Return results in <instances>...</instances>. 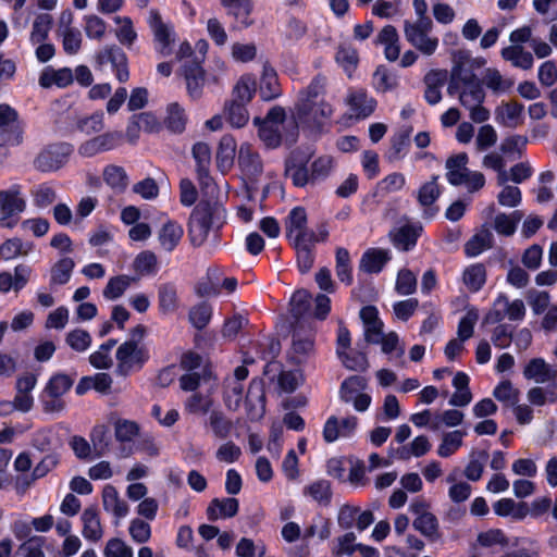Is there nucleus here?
Listing matches in <instances>:
<instances>
[{"label": "nucleus", "instance_id": "nucleus-31", "mask_svg": "<svg viewBox=\"0 0 557 557\" xmlns=\"http://www.w3.org/2000/svg\"><path fill=\"white\" fill-rule=\"evenodd\" d=\"M34 249V244L23 240L18 237L7 239L0 245V259L4 261L13 260L17 257H26Z\"/></svg>", "mask_w": 557, "mask_h": 557}, {"label": "nucleus", "instance_id": "nucleus-63", "mask_svg": "<svg viewBox=\"0 0 557 557\" xmlns=\"http://www.w3.org/2000/svg\"><path fill=\"white\" fill-rule=\"evenodd\" d=\"M76 127L86 135L98 134L104 128V115L98 111L91 115L79 117L76 121Z\"/></svg>", "mask_w": 557, "mask_h": 557}, {"label": "nucleus", "instance_id": "nucleus-24", "mask_svg": "<svg viewBox=\"0 0 557 557\" xmlns=\"http://www.w3.org/2000/svg\"><path fill=\"white\" fill-rule=\"evenodd\" d=\"M391 260V253L386 249L370 248L366 250L359 262V270L364 273H379Z\"/></svg>", "mask_w": 557, "mask_h": 557}, {"label": "nucleus", "instance_id": "nucleus-41", "mask_svg": "<svg viewBox=\"0 0 557 557\" xmlns=\"http://www.w3.org/2000/svg\"><path fill=\"white\" fill-rule=\"evenodd\" d=\"M187 123L185 109L177 102H172L166 107V116L164 119L165 127L172 133L184 132Z\"/></svg>", "mask_w": 557, "mask_h": 557}, {"label": "nucleus", "instance_id": "nucleus-56", "mask_svg": "<svg viewBox=\"0 0 557 557\" xmlns=\"http://www.w3.org/2000/svg\"><path fill=\"white\" fill-rule=\"evenodd\" d=\"M335 60L347 75L351 76L359 62L358 51L351 46H341L336 52Z\"/></svg>", "mask_w": 557, "mask_h": 557}, {"label": "nucleus", "instance_id": "nucleus-30", "mask_svg": "<svg viewBox=\"0 0 557 557\" xmlns=\"http://www.w3.org/2000/svg\"><path fill=\"white\" fill-rule=\"evenodd\" d=\"M500 55L505 61L510 62L512 66L522 70H530L534 63L532 53L527 51L521 45H510L503 48Z\"/></svg>", "mask_w": 557, "mask_h": 557}, {"label": "nucleus", "instance_id": "nucleus-2", "mask_svg": "<svg viewBox=\"0 0 557 557\" xmlns=\"http://www.w3.org/2000/svg\"><path fill=\"white\" fill-rule=\"evenodd\" d=\"M327 79L323 75H317L307 88L300 90L295 106L294 117L289 121L295 129L298 124L315 127L323 124L332 113V106L322 97L325 94Z\"/></svg>", "mask_w": 557, "mask_h": 557}, {"label": "nucleus", "instance_id": "nucleus-37", "mask_svg": "<svg viewBox=\"0 0 557 557\" xmlns=\"http://www.w3.org/2000/svg\"><path fill=\"white\" fill-rule=\"evenodd\" d=\"M158 305L163 314H170L178 308L176 286L172 283L161 284L158 289Z\"/></svg>", "mask_w": 557, "mask_h": 557}, {"label": "nucleus", "instance_id": "nucleus-10", "mask_svg": "<svg viewBox=\"0 0 557 557\" xmlns=\"http://www.w3.org/2000/svg\"><path fill=\"white\" fill-rule=\"evenodd\" d=\"M286 238L290 244L298 242H317L315 232L308 228V216L305 208H293L285 219Z\"/></svg>", "mask_w": 557, "mask_h": 557}, {"label": "nucleus", "instance_id": "nucleus-1", "mask_svg": "<svg viewBox=\"0 0 557 557\" xmlns=\"http://www.w3.org/2000/svg\"><path fill=\"white\" fill-rule=\"evenodd\" d=\"M453 69L447 92L457 96L459 103L469 111V116L474 123H484L490 116V110L483 107L485 91L483 86L471 70V57L467 50H458L453 53Z\"/></svg>", "mask_w": 557, "mask_h": 557}, {"label": "nucleus", "instance_id": "nucleus-14", "mask_svg": "<svg viewBox=\"0 0 557 557\" xmlns=\"http://www.w3.org/2000/svg\"><path fill=\"white\" fill-rule=\"evenodd\" d=\"M99 65L111 63L115 71V76L120 83H124L129 77L127 69V58L121 48L115 45L103 47L96 55Z\"/></svg>", "mask_w": 557, "mask_h": 557}, {"label": "nucleus", "instance_id": "nucleus-57", "mask_svg": "<svg viewBox=\"0 0 557 557\" xmlns=\"http://www.w3.org/2000/svg\"><path fill=\"white\" fill-rule=\"evenodd\" d=\"M521 218L522 214L519 211L510 214L499 213L494 219V228L500 235L511 236L516 232L517 224Z\"/></svg>", "mask_w": 557, "mask_h": 557}, {"label": "nucleus", "instance_id": "nucleus-47", "mask_svg": "<svg viewBox=\"0 0 557 557\" xmlns=\"http://www.w3.org/2000/svg\"><path fill=\"white\" fill-rule=\"evenodd\" d=\"M135 282L136 278L128 275L113 276L108 281L102 295L108 300H115L125 293L132 283Z\"/></svg>", "mask_w": 557, "mask_h": 557}, {"label": "nucleus", "instance_id": "nucleus-39", "mask_svg": "<svg viewBox=\"0 0 557 557\" xmlns=\"http://www.w3.org/2000/svg\"><path fill=\"white\" fill-rule=\"evenodd\" d=\"M281 95L276 72L273 67L264 65L260 81V96L263 100H272Z\"/></svg>", "mask_w": 557, "mask_h": 557}, {"label": "nucleus", "instance_id": "nucleus-61", "mask_svg": "<svg viewBox=\"0 0 557 557\" xmlns=\"http://www.w3.org/2000/svg\"><path fill=\"white\" fill-rule=\"evenodd\" d=\"M140 426L136 421L119 419L114 423V434L119 442H132L139 435Z\"/></svg>", "mask_w": 557, "mask_h": 557}, {"label": "nucleus", "instance_id": "nucleus-43", "mask_svg": "<svg viewBox=\"0 0 557 557\" xmlns=\"http://www.w3.org/2000/svg\"><path fill=\"white\" fill-rule=\"evenodd\" d=\"M255 92L256 79L251 75H244L235 84L231 100L248 104Z\"/></svg>", "mask_w": 557, "mask_h": 557}, {"label": "nucleus", "instance_id": "nucleus-25", "mask_svg": "<svg viewBox=\"0 0 557 557\" xmlns=\"http://www.w3.org/2000/svg\"><path fill=\"white\" fill-rule=\"evenodd\" d=\"M83 536L92 542H98L103 536V528L100 521L99 512L96 507H88L82 513Z\"/></svg>", "mask_w": 557, "mask_h": 557}, {"label": "nucleus", "instance_id": "nucleus-42", "mask_svg": "<svg viewBox=\"0 0 557 557\" xmlns=\"http://www.w3.org/2000/svg\"><path fill=\"white\" fill-rule=\"evenodd\" d=\"M421 231V226L405 225L395 232L393 243L397 248L407 251L416 246Z\"/></svg>", "mask_w": 557, "mask_h": 557}, {"label": "nucleus", "instance_id": "nucleus-5", "mask_svg": "<svg viewBox=\"0 0 557 557\" xmlns=\"http://www.w3.org/2000/svg\"><path fill=\"white\" fill-rule=\"evenodd\" d=\"M433 22L431 18L405 21L404 34L406 40L423 55L430 57L438 48V38L432 36Z\"/></svg>", "mask_w": 557, "mask_h": 557}, {"label": "nucleus", "instance_id": "nucleus-52", "mask_svg": "<svg viewBox=\"0 0 557 557\" xmlns=\"http://www.w3.org/2000/svg\"><path fill=\"white\" fill-rule=\"evenodd\" d=\"M317 242H298L290 244L296 251L297 263L300 272L307 273L313 265V246Z\"/></svg>", "mask_w": 557, "mask_h": 557}, {"label": "nucleus", "instance_id": "nucleus-45", "mask_svg": "<svg viewBox=\"0 0 557 557\" xmlns=\"http://www.w3.org/2000/svg\"><path fill=\"white\" fill-rule=\"evenodd\" d=\"M412 525L423 536L431 541H436L440 537L438 520L432 512H428L421 517H416Z\"/></svg>", "mask_w": 557, "mask_h": 557}, {"label": "nucleus", "instance_id": "nucleus-29", "mask_svg": "<svg viewBox=\"0 0 557 557\" xmlns=\"http://www.w3.org/2000/svg\"><path fill=\"white\" fill-rule=\"evenodd\" d=\"M102 505L106 511L111 512L117 519H122L128 513V505L120 497L119 492L112 485L103 487Z\"/></svg>", "mask_w": 557, "mask_h": 557}, {"label": "nucleus", "instance_id": "nucleus-16", "mask_svg": "<svg viewBox=\"0 0 557 557\" xmlns=\"http://www.w3.org/2000/svg\"><path fill=\"white\" fill-rule=\"evenodd\" d=\"M496 122L507 128H517L524 122V107L517 101H503L495 109Z\"/></svg>", "mask_w": 557, "mask_h": 557}, {"label": "nucleus", "instance_id": "nucleus-58", "mask_svg": "<svg viewBox=\"0 0 557 557\" xmlns=\"http://www.w3.org/2000/svg\"><path fill=\"white\" fill-rule=\"evenodd\" d=\"M336 275L338 280L347 285L352 283L350 255L346 248L338 247L335 255Z\"/></svg>", "mask_w": 557, "mask_h": 557}, {"label": "nucleus", "instance_id": "nucleus-15", "mask_svg": "<svg viewBox=\"0 0 557 557\" xmlns=\"http://www.w3.org/2000/svg\"><path fill=\"white\" fill-rule=\"evenodd\" d=\"M193 157L197 163L198 180L203 189L214 190V183L209 174L211 163V149L205 143H197L193 147Z\"/></svg>", "mask_w": 557, "mask_h": 557}, {"label": "nucleus", "instance_id": "nucleus-22", "mask_svg": "<svg viewBox=\"0 0 557 557\" xmlns=\"http://www.w3.org/2000/svg\"><path fill=\"white\" fill-rule=\"evenodd\" d=\"M374 44L384 47V55L388 61L394 62L399 58V35L393 25H385L376 35Z\"/></svg>", "mask_w": 557, "mask_h": 557}, {"label": "nucleus", "instance_id": "nucleus-20", "mask_svg": "<svg viewBox=\"0 0 557 557\" xmlns=\"http://www.w3.org/2000/svg\"><path fill=\"white\" fill-rule=\"evenodd\" d=\"M346 102L352 114L358 119L368 117L376 107L375 99L370 97L364 89H351Z\"/></svg>", "mask_w": 557, "mask_h": 557}, {"label": "nucleus", "instance_id": "nucleus-53", "mask_svg": "<svg viewBox=\"0 0 557 557\" xmlns=\"http://www.w3.org/2000/svg\"><path fill=\"white\" fill-rule=\"evenodd\" d=\"M246 107L247 103H240L233 100L226 102L224 112L232 126L243 127L247 124L249 121V113Z\"/></svg>", "mask_w": 557, "mask_h": 557}, {"label": "nucleus", "instance_id": "nucleus-32", "mask_svg": "<svg viewBox=\"0 0 557 557\" xmlns=\"http://www.w3.org/2000/svg\"><path fill=\"white\" fill-rule=\"evenodd\" d=\"M482 85L490 89L495 95H500L509 91L513 86V81L504 76L497 69H485L482 76Z\"/></svg>", "mask_w": 557, "mask_h": 557}, {"label": "nucleus", "instance_id": "nucleus-54", "mask_svg": "<svg viewBox=\"0 0 557 557\" xmlns=\"http://www.w3.org/2000/svg\"><path fill=\"white\" fill-rule=\"evenodd\" d=\"M52 16L48 13H41L33 22L29 39L33 44L44 42L51 29Z\"/></svg>", "mask_w": 557, "mask_h": 557}, {"label": "nucleus", "instance_id": "nucleus-48", "mask_svg": "<svg viewBox=\"0 0 557 557\" xmlns=\"http://www.w3.org/2000/svg\"><path fill=\"white\" fill-rule=\"evenodd\" d=\"M358 544L356 534L352 531H348L333 541L331 548L332 556H350L357 550Z\"/></svg>", "mask_w": 557, "mask_h": 557}, {"label": "nucleus", "instance_id": "nucleus-34", "mask_svg": "<svg viewBox=\"0 0 557 557\" xmlns=\"http://www.w3.org/2000/svg\"><path fill=\"white\" fill-rule=\"evenodd\" d=\"M493 239L494 236L491 228L484 225L468 240L465 246V252L469 257L479 256L493 246Z\"/></svg>", "mask_w": 557, "mask_h": 557}, {"label": "nucleus", "instance_id": "nucleus-7", "mask_svg": "<svg viewBox=\"0 0 557 557\" xmlns=\"http://www.w3.org/2000/svg\"><path fill=\"white\" fill-rule=\"evenodd\" d=\"M26 209V200L20 185H13L9 189L0 190V227L13 228L18 223L17 214Z\"/></svg>", "mask_w": 557, "mask_h": 557}, {"label": "nucleus", "instance_id": "nucleus-4", "mask_svg": "<svg viewBox=\"0 0 557 557\" xmlns=\"http://www.w3.org/2000/svg\"><path fill=\"white\" fill-rule=\"evenodd\" d=\"M225 211L218 202H200L191 212L188 235L193 246H201L208 238L213 226L219 227L224 220Z\"/></svg>", "mask_w": 557, "mask_h": 557}, {"label": "nucleus", "instance_id": "nucleus-36", "mask_svg": "<svg viewBox=\"0 0 557 557\" xmlns=\"http://www.w3.org/2000/svg\"><path fill=\"white\" fill-rule=\"evenodd\" d=\"M103 181L116 193L126 190L129 184V178L124 168L109 164L103 169Z\"/></svg>", "mask_w": 557, "mask_h": 557}, {"label": "nucleus", "instance_id": "nucleus-6", "mask_svg": "<svg viewBox=\"0 0 557 557\" xmlns=\"http://www.w3.org/2000/svg\"><path fill=\"white\" fill-rule=\"evenodd\" d=\"M73 150L69 143L50 144L38 152L33 165L41 173L57 172L67 163Z\"/></svg>", "mask_w": 557, "mask_h": 557}, {"label": "nucleus", "instance_id": "nucleus-50", "mask_svg": "<svg viewBox=\"0 0 557 557\" xmlns=\"http://www.w3.org/2000/svg\"><path fill=\"white\" fill-rule=\"evenodd\" d=\"M244 385L237 380H225L224 383V404L231 411H236L242 404Z\"/></svg>", "mask_w": 557, "mask_h": 557}, {"label": "nucleus", "instance_id": "nucleus-8", "mask_svg": "<svg viewBox=\"0 0 557 557\" xmlns=\"http://www.w3.org/2000/svg\"><path fill=\"white\" fill-rule=\"evenodd\" d=\"M148 358L149 355L144 345L135 343V341H125L115 352V372L121 376H126L132 371L140 369Z\"/></svg>", "mask_w": 557, "mask_h": 557}, {"label": "nucleus", "instance_id": "nucleus-19", "mask_svg": "<svg viewBox=\"0 0 557 557\" xmlns=\"http://www.w3.org/2000/svg\"><path fill=\"white\" fill-rule=\"evenodd\" d=\"M437 178V176H433L431 181L424 183L417 193L418 202L423 207V215L428 219H432L438 211L437 207H433L441 195Z\"/></svg>", "mask_w": 557, "mask_h": 557}, {"label": "nucleus", "instance_id": "nucleus-28", "mask_svg": "<svg viewBox=\"0 0 557 557\" xmlns=\"http://www.w3.org/2000/svg\"><path fill=\"white\" fill-rule=\"evenodd\" d=\"M184 235L183 227L174 221H168L158 232V242L161 249L172 252L181 243Z\"/></svg>", "mask_w": 557, "mask_h": 557}, {"label": "nucleus", "instance_id": "nucleus-17", "mask_svg": "<svg viewBox=\"0 0 557 557\" xmlns=\"http://www.w3.org/2000/svg\"><path fill=\"white\" fill-rule=\"evenodd\" d=\"M238 165L243 174L250 180H256L263 172V163L258 151L247 143L239 147Z\"/></svg>", "mask_w": 557, "mask_h": 557}, {"label": "nucleus", "instance_id": "nucleus-3", "mask_svg": "<svg viewBox=\"0 0 557 557\" xmlns=\"http://www.w3.org/2000/svg\"><path fill=\"white\" fill-rule=\"evenodd\" d=\"M253 124L259 128V137L268 148H276L283 141L294 143L297 128L287 122L284 108L275 106L267 113L264 119L255 117Z\"/></svg>", "mask_w": 557, "mask_h": 557}, {"label": "nucleus", "instance_id": "nucleus-13", "mask_svg": "<svg viewBox=\"0 0 557 557\" xmlns=\"http://www.w3.org/2000/svg\"><path fill=\"white\" fill-rule=\"evenodd\" d=\"M122 134L120 132H107L83 141L77 153L83 158H92L99 153L113 150L120 144Z\"/></svg>", "mask_w": 557, "mask_h": 557}, {"label": "nucleus", "instance_id": "nucleus-40", "mask_svg": "<svg viewBox=\"0 0 557 557\" xmlns=\"http://www.w3.org/2000/svg\"><path fill=\"white\" fill-rule=\"evenodd\" d=\"M445 75V72L431 71L424 77L426 85L424 90V99L431 106L438 103L442 99L440 87L444 83Z\"/></svg>", "mask_w": 557, "mask_h": 557}, {"label": "nucleus", "instance_id": "nucleus-11", "mask_svg": "<svg viewBox=\"0 0 557 557\" xmlns=\"http://www.w3.org/2000/svg\"><path fill=\"white\" fill-rule=\"evenodd\" d=\"M148 23L153 34L157 52L161 57H169L173 51V44L175 42L173 27L164 23L160 13L156 10L150 11Z\"/></svg>", "mask_w": 557, "mask_h": 557}, {"label": "nucleus", "instance_id": "nucleus-59", "mask_svg": "<svg viewBox=\"0 0 557 557\" xmlns=\"http://www.w3.org/2000/svg\"><path fill=\"white\" fill-rule=\"evenodd\" d=\"M73 385V380L65 374H55L47 383L44 395L47 397H62Z\"/></svg>", "mask_w": 557, "mask_h": 557}, {"label": "nucleus", "instance_id": "nucleus-23", "mask_svg": "<svg viewBox=\"0 0 557 557\" xmlns=\"http://www.w3.org/2000/svg\"><path fill=\"white\" fill-rule=\"evenodd\" d=\"M246 406L251 420H258L263 417L265 412V395L260 382L251 381L246 396Z\"/></svg>", "mask_w": 557, "mask_h": 557}, {"label": "nucleus", "instance_id": "nucleus-35", "mask_svg": "<svg viewBox=\"0 0 557 557\" xmlns=\"http://www.w3.org/2000/svg\"><path fill=\"white\" fill-rule=\"evenodd\" d=\"M467 163L468 156L465 152L448 158V160L446 161V177L451 185H462V177L469 171L466 168Z\"/></svg>", "mask_w": 557, "mask_h": 557}, {"label": "nucleus", "instance_id": "nucleus-21", "mask_svg": "<svg viewBox=\"0 0 557 557\" xmlns=\"http://www.w3.org/2000/svg\"><path fill=\"white\" fill-rule=\"evenodd\" d=\"M523 376L527 380L543 384L557 376V369L543 358H533L524 366Z\"/></svg>", "mask_w": 557, "mask_h": 557}, {"label": "nucleus", "instance_id": "nucleus-60", "mask_svg": "<svg viewBox=\"0 0 557 557\" xmlns=\"http://www.w3.org/2000/svg\"><path fill=\"white\" fill-rule=\"evenodd\" d=\"M463 283L472 290L478 292L486 281L485 268L481 263L468 267L463 272Z\"/></svg>", "mask_w": 557, "mask_h": 557}, {"label": "nucleus", "instance_id": "nucleus-26", "mask_svg": "<svg viewBox=\"0 0 557 557\" xmlns=\"http://www.w3.org/2000/svg\"><path fill=\"white\" fill-rule=\"evenodd\" d=\"M238 508L239 504L236 498H214L207 508V516L211 521L232 518L237 515Z\"/></svg>", "mask_w": 557, "mask_h": 557}, {"label": "nucleus", "instance_id": "nucleus-33", "mask_svg": "<svg viewBox=\"0 0 557 557\" xmlns=\"http://www.w3.org/2000/svg\"><path fill=\"white\" fill-rule=\"evenodd\" d=\"M221 3L227 10L228 14L243 27H248L253 23L250 18L252 11L250 0H221Z\"/></svg>", "mask_w": 557, "mask_h": 557}, {"label": "nucleus", "instance_id": "nucleus-64", "mask_svg": "<svg viewBox=\"0 0 557 557\" xmlns=\"http://www.w3.org/2000/svg\"><path fill=\"white\" fill-rule=\"evenodd\" d=\"M114 22L120 25L115 32L117 40L122 45L131 47L137 38L132 20L127 16H115Z\"/></svg>", "mask_w": 557, "mask_h": 557}, {"label": "nucleus", "instance_id": "nucleus-18", "mask_svg": "<svg viewBox=\"0 0 557 557\" xmlns=\"http://www.w3.org/2000/svg\"><path fill=\"white\" fill-rule=\"evenodd\" d=\"M183 76L186 82L188 96L194 100L199 99L202 96L206 84L205 71L200 62H186L183 65Z\"/></svg>", "mask_w": 557, "mask_h": 557}, {"label": "nucleus", "instance_id": "nucleus-12", "mask_svg": "<svg viewBox=\"0 0 557 557\" xmlns=\"http://www.w3.org/2000/svg\"><path fill=\"white\" fill-rule=\"evenodd\" d=\"M374 522V515L371 510H361L357 506L345 504L341 506L337 513V524L343 530H350L354 527L359 532L364 531Z\"/></svg>", "mask_w": 557, "mask_h": 557}, {"label": "nucleus", "instance_id": "nucleus-44", "mask_svg": "<svg viewBox=\"0 0 557 557\" xmlns=\"http://www.w3.org/2000/svg\"><path fill=\"white\" fill-rule=\"evenodd\" d=\"M465 435L466 433L460 430L444 433L437 447V455L442 458L454 455L462 446Z\"/></svg>", "mask_w": 557, "mask_h": 557}, {"label": "nucleus", "instance_id": "nucleus-46", "mask_svg": "<svg viewBox=\"0 0 557 557\" xmlns=\"http://www.w3.org/2000/svg\"><path fill=\"white\" fill-rule=\"evenodd\" d=\"M75 268V262L72 258L64 257L57 261L50 271V284L51 285H64L66 284L72 275Z\"/></svg>", "mask_w": 557, "mask_h": 557}, {"label": "nucleus", "instance_id": "nucleus-62", "mask_svg": "<svg viewBox=\"0 0 557 557\" xmlns=\"http://www.w3.org/2000/svg\"><path fill=\"white\" fill-rule=\"evenodd\" d=\"M134 270L140 275H151L158 270V259L154 252L145 250L137 255L133 263Z\"/></svg>", "mask_w": 557, "mask_h": 557}, {"label": "nucleus", "instance_id": "nucleus-51", "mask_svg": "<svg viewBox=\"0 0 557 557\" xmlns=\"http://www.w3.org/2000/svg\"><path fill=\"white\" fill-rule=\"evenodd\" d=\"M208 423L213 435L222 440L228 437L234 428L233 422L220 410L210 411Z\"/></svg>", "mask_w": 557, "mask_h": 557}, {"label": "nucleus", "instance_id": "nucleus-27", "mask_svg": "<svg viewBox=\"0 0 557 557\" xmlns=\"http://www.w3.org/2000/svg\"><path fill=\"white\" fill-rule=\"evenodd\" d=\"M74 81V74L71 69L62 67L54 70L50 66L46 67L39 76V85L49 88L53 85L64 88L70 86Z\"/></svg>", "mask_w": 557, "mask_h": 557}, {"label": "nucleus", "instance_id": "nucleus-9", "mask_svg": "<svg viewBox=\"0 0 557 557\" xmlns=\"http://www.w3.org/2000/svg\"><path fill=\"white\" fill-rule=\"evenodd\" d=\"M525 315V306L521 299L512 301L505 294H499L493 307L485 315V322L495 324L507 318L510 321H521Z\"/></svg>", "mask_w": 557, "mask_h": 557}, {"label": "nucleus", "instance_id": "nucleus-49", "mask_svg": "<svg viewBox=\"0 0 557 557\" xmlns=\"http://www.w3.org/2000/svg\"><path fill=\"white\" fill-rule=\"evenodd\" d=\"M487 458L488 454L486 450H472L469 455V462L465 468V476L470 481H479Z\"/></svg>", "mask_w": 557, "mask_h": 557}, {"label": "nucleus", "instance_id": "nucleus-55", "mask_svg": "<svg viewBox=\"0 0 557 557\" xmlns=\"http://www.w3.org/2000/svg\"><path fill=\"white\" fill-rule=\"evenodd\" d=\"M34 206L45 209L52 205L57 199V191L53 186L42 183L30 190Z\"/></svg>", "mask_w": 557, "mask_h": 557}, {"label": "nucleus", "instance_id": "nucleus-38", "mask_svg": "<svg viewBox=\"0 0 557 557\" xmlns=\"http://www.w3.org/2000/svg\"><path fill=\"white\" fill-rule=\"evenodd\" d=\"M285 175L297 187H305L308 184H313L311 174L304 162L301 160L297 162L294 157L286 161Z\"/></svg>", "mask_w": 557, "mask_h": 557}]
</instances>
